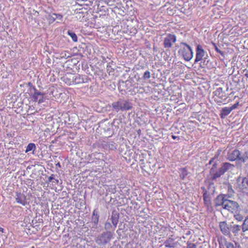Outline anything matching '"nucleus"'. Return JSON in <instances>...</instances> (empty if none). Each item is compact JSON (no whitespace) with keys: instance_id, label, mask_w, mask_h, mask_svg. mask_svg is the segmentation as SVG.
<instances>
[{"instance_id":"obj_1","label":"nucleus","mask_w":248,"mask_h":248,"mask_svg":"<svg viewBox=\"0 0 248 248\" xmlns=\"http://www.w3.org/2000/svg\"><path fill=\"white\" fill-rule=\"evenodd\" d=\"M231 196L225 194L218 195L214 200V205L216 207L221 206L223 209L231 213H237L241 210L238 203L235 201L229 200Z\"/></svg>"},{"instance_id":"obj_2","label":"nucleus","mask_w":248,"mask_h":248,"mask_svg":"<svg viewBox=\"0 0 248 248\" xmlns=\"http://www.w3.org/2000/svg\"><path fill=\"white\" fill-rule=\"evenodd\" d=\"M112 107L114 110L118 112L121 111H127L132 109V104L128 101L120 99L118 101L112 103Z\"/></svg>"},{"instance_id":"obj_3","label":"nucleus","mask_w":248,"mask_h":248,"mask_svg":"<svg viewBox=\"0 0 248 248\" xmlns=\"http://www.w3.org/2000/svg\"><path fill=\"white\" fill-rule=\"evenodd\" d=\"M181 45L184 46H181L178 53L183 56L186 61H189L193 56L192 48L189 45L184 42H182Z\"/></svg>"},{"instance_id":"obj_4","label":"nucleus","mask_w":248,"mask_h":248,"mask_svg":"<svg viewBox=\"0 0 248 248\" xmlns=\"http://www.w3.org/2000/svg\"><path fill=\"white\" fill-rule=\"evenodd\" d=\"M235 187L240 192L248 193V177L239 176L235 184Z\"/></svg>"},{"instance_id":"obj_5","label":"nucleus","mask_w":248,"mask_h":248,"mask_svg":"<svg viewBox=\"0 0 248 248\" xmlns=\"http://www.w3.org/2000/svg\"><path fill=\"white\" fill-rule=\"evenodd\" d=\"M234 167V166L230 163L225 162L223 163L219 170L212 174V180H214L220 177L227 171L232 170Z\"/></svg>"},{"instance_id":"obj_6","label":"nucleus","mask_w":248,"mask_h":248,"mask_svg":"<svg viewBox=\"0 0 248 248\" xmlns=\"http://www.w3.org/2000/svg\"><path fill=\"white\" fill-rule=\"evenodd\" d=\"M112 238V235L110 232L102 233L96 238L95 242L98 244H105L109 242Z\"/></svg>"},{"instance_id":"obj_7","label":"nucleus","mask_w":248,"mask_h":248,"mask_svg":"<svg viewBox=\"0 0 248 248\" xmlns=\"http://www.w3.org/2000/svg\"><path fill=\"white\" fill-rule=\"evenodd\" d=\"M176 41V36L171 34H169L164 40V46L165 48H170L172 46V43Z\"/></svg>"},{"instance_id":"obj_8","label":"nucleus","mask_w":248,"mask_h":248,"mask_svg":"<svg viewBox=\"0 0 248 248\" xmlns=\"http://www.w3.org/2000/svg\"><path fill=\"white\" fill-rule=\"evenodd\" d=\"M205 51L203 50L202 46L198 45L196 48V59L195 60V63L197 62L202 60L203 58L205 55Z\"/></svg>"},{"instance_id":"obj_9","label":"nucleus","mask_w":248,"mask_h":248,"mask_svg":"<svg viewBox=\"0 0 248 248\" xmlns=\"http://www.w3.org/2000/svg\"><path fill=\"white\" fill-rule=\"evenodd\" d=\"M89 80V78L86 76H83L78 74H74V84L87 83Z\"/></svg>"},{"instance_id":"obj_10","label":"nucleus","mask_w":248,"mask_h":248,"mask_svg":"<svg viewBox=\"0 0 248 248\" xmlns=\"http://www.w3.org/2000/svg\"><path fill=\"white\" fill-rule=\"evenodd\" d=\"M74 74L67 73L62 78V80L68 85L74 84Z\"/></svg>"},{"instance_id":"obj_11","label":"nucleus","mask_w":248,"mask_h":248,"mask_svg":"<svg viewBox=\"0 0 248 248\" xmlns=\"http://www.w3.org/2000/svg\"><path fill=\"white\" fill-rule=\"evenodd\" d=\"M240 155V151L238 150H234L233 151L229 152L227 155V159L231 161H234L237 160V157Z\"/></svg>"},{"instance_id":"obj_12","label":"nucleus","mask_w":248,"mask_h":248,"mask_svg":"<svg viewBox=\"0 0 248 248\" xmlns=\"http://www.w3.org/2000/svg\"><path fill=\"white\" fill-rule=\"evenodd\" d=\"M220 230L221 232L225 236L229 235V232L228 229V223L226 221H221L219 224Z\"/></svg>"},{"instance_id":"obj_13","label":"nucleus","mask_w":248,"mask_h":248,"mask_svg":"<svg viewBox=\"0 0 248 248\" xmlns=\"http://www.w3.org/2000/svg\"><path fill=\"white\" fill-rule=\"evenodd\" d=\"M16 200L17 203L23 205H25L27 203L26 198L25 195L20 192H16Z\"/></svg>"},{"instance_id":"obj_14","label":"nucleus","mask_w":248,"mask_h":248,"mask_svg":"<svg viewBox=\"0 0 248 248\" xmlns=\"http://www.w3.org/2000/svg\"><path fill=\"white\" fill-rule=\"evenodd\" d=\"M248 160V151H245L244 152H241L240 151V155L236 160L241 162L245 163Z\"/></svg>"},{"instance_id":"obj_15","label":"nucleus","mask_w":248,"mask_h":248,"mask_svg":"<svg viewBox=\"0 0 248 248\" xmlns=\"http://www.w3.org/2000/svg\"><path fill=\"white\" fill-rule=\"evenodd\" d=\"M156 87H157L158 88H156V93L157 92V93L158 94V96H156V97H158V99H160L161 98L163 99V97H162L161 96H163L165 93L164 86L162 84H159L158 85H156Z\"/></svg>"},{"instance_id":"obj_16","label":"nucleus","mask_w":248,"mask_h":248,"mask_svg":"<svg viewBox=\"0 0 248 248\" xmlns=\"http://www.w3.org/2000/svg\"><path fill=\"white\" fill-rule=\"evenodd\" d=\"M241 229V226L234 224L232 228V234H233L235 236H237L239 235Z\"/></svg>"},{"instance_id":"obj_17","label":"nucleus","mask_w":248,"mask_h":248,"mask_svg":"<svg viewBox=\"0 0 248 248\" xmlns=\"http://www.w3.org/2000/svg\"><path fill=\"white\" fill-rule=\"evenodd\" d=\"M231 111L232 110L230 107H224L222 108L220 114V117L222 119L225 118Z\"/></svg>"},{"instance_id":"obj_18","label":"nucleus","mask_w":248,"mask_h":248,"mask_svg":"<svg viewBox=\"0 0 248 248\" xmlns=\"http://www.w3.org/2000/svg\"><path fill=\"white\" fill-rule=\"evenodd\" d=\"M241 228L242 232L241 233V235L244 236L245 235L246 232L248 231V217H246L244 220Z\"/></svg>"},{"instance_id":"obj_19","label":"nucleus","mask_w":248,"mask_h":248,"mask_svg":"<svg viewBox=\"0 0 248 248\" xmlns=\"http://www.w3.org/2000/svg\"><path fill=\"white\" fill-rule=\"evenodd\" d=\"M164 245L166 247L173 248L176 246V243L174 242L172 239H169L164 242Z\"/></svg>"},{"instance_id":"obj_20","label":"nucleus","mask_w":248,"mask_h":248,"mask_svg":"<svg viewBox=\"0 0 248 248\" xmlns=\"http://www.w3.org/2000/svg\"><path fill=\"white\" fill-rule=\"evenodd\" d=\"M215 95L221 99L225 97L224 93L223 92V89L221 87L217 89L215 92Z\"/></svg>"},{"instance_id":"obj_21","label":"nucleus","mask_w":248,"mask_h":248,"mask_svg":"<svg viewBox=\"0 0 248 248\" xmlns=\"http://www.w3.org/2000/svg\"><path fill=\"white\" fill-rule=\"evenodd\" d=\"M187 175V171L185 168L180 170V177L182 180H184Z\"/></svg>"},{"instance_id":"obj_22","label":"nucleus","mask_w":248,"mask_h":248,"mask_svg":"<svg viewBox=\"0 0 248 248\" xmlns=\"http://www.w3.org/2000/svg\"><path fill=\"white\" fill-rule=\"evenodd\" d=\"M36 147L34 143H29L25 150V152L27 153L31 151H34L35 150Z\"/></svg>"},{"instance_id":"obj_23","label":"nucleus","mask_w":248,"mask_h":248,"mask_svg":"<svg viewBox=\"0 0 248 248\" xmlns=\"http://www.w3.org/2000/svg\"><path fill=\"white\" fill-rule=\"evenodd\" d=\"M68 34L72 38V39L74 42H77L78 37L75 33L68 31Z\"/></svg>"},{"instance_id":"obj_24","label":"nucleus","mask_w":248,"mask_h":248,"mask_svg":"<svg viewBox=\"0 0 248 248\" xmlns=\"http://www.w3.org/2000/svg\"><path fill=\"white\" fill-rule=\"evenodd\" d=\"M53 176V174H52L50 176H49L48 177V181L49 182L54 183L55 184H58L59 183V180L58 179H55Z\"/></svg>"},{"instance_id":"obj_25","label":"nucleus","mask_w":248,"mask_h":248,"mask_svg":"<svg viewBox=\"0 0 248 248\" xmlns=\"http://www.w3.org/2000/svg\"><path fill=\"white\" fill-rule=\"evenodd\" d=\"M203 197L205 204H208V203H210V201L208 196H207L206 191L203 193Z\"/></svg>"},{"instance_id":"obj_26","label":"nucleus","mask_w":248,"mask_h":248,"mask_svg":"<svg viewBox=\"0 0 248 248\" xmlns=\"http://www.w3.org/2000/svg\"><path fill=\"white\" fill-rule=\"evenodd\" d=\"M53 14L52 15H49L47 18V20L49 24H51L54 22L56 20V17L54 16Z\"/></svg>"},{"instance_id":"obj_27","label":"nucleus","mask_w":248,"mask_h":248,"mask_svg":"<svg viewBox=\"0 0 248 248\" xmlns=\"http://www.w3.org/2000/svg\"><path fill=\"white\" fill-rule=\"evenodd\" d=\"M235 213L236 214L234 215V217L235 219L239 221H242L244 218L239 213Z\"/></svg>"},{"instance_id":"obj_28","label":"nucleus","mask_w":248,"mask_h":248,"mask_svg":"<svg viewBox=\"0 0 248 248\" xmlns=\"http://www.w3.org/2000/svg\"><path fill=\"white\" fill-rule=\"evenodd\" d=\"M41 94L40 92L35 93L32 96L34 101L37 102L38 101V96L40 95Z\"/></svg>"},{"instance_id":"obj_29","label":"nucleus","mask_w":248,"mask_h":248,"mask_svg":"<svg viewBox=\"0 0 248 248\" xmlns=\"http://www.w3.org/2000/svg\"><path fill=\"white\" fill-rule=\"evenodd\" d=\"M234 223L233 222H231L228 223V229L229 232V235L231 236L232 235V226Z\"/></svg>"},{"instance_id":"obj_30","label":"nucleus","mask_w":248,"mask_h":248,"mask_svg":"<svg viewBox=\"0 0 248 248\" xmlns=\"http://www.w3.org/2000/svg\"><path fill=\"white\" fill-rule=\"evenodd\" d=\"M228 192L229 194L232 195L233 193H234L233 189H232V186L229 185L228 186Z\"/></svg>"},{"instance_id":"obj_31","label":"nucleus","mask_w":248,"mask_h":248,"mask_svg":"<svg viewBox=\"0 0 248 248\" xmlns=\"http://www.w3.org/2000/svg\"><path fill=\"white\" fill-rule=\"evenodd\" d=\"M53 15L55 17H56V19H58L60 20H62V19L63 16L61 14L54 13Z\"/></svg>"},{"instance_id":"obj_32","label":"nucleus","mask_w":248,"mask_h":248,"mask_svg":"<svg viewBox=\"0 0 248 248\" xmlns=\"http://www.w3.org/2000/svg\"><path fill=\"white\" fill-rule=\"evenodd\" d=\"M143 77L145 79L149 78H150V73L148 71H146L144 74Z\"/></svg>"},{"instance_id":"obj_33","label":"nucleus","mask_w":248,"mask_h":248,"mask_svg":"<svg viewBox=\"0 0 248 248\" xmlns=\"http://www.w3.org/2000/svg\"><path fill=\"white\" fill-rule=\"evenodd\" d=\"M214 46H215V50L216 51L219 53V54H220L221 55H223V52L222 51H221L218 47L215 44H214Z\"/></svg>"},{"instance_id":"obj_34","label":"nucleus","mask_w":248,"mask_h":248,"mask_svg":"<svg viewBox=\"0 0 248 248\" xmlns=\"http://www.w3.org/2000/svg\"><path fill=\"white\" fill-rule=\"evenodd\" d=\"M186 248H197V246L193 243H188Z\"/></svg>"},{"instance_id":"obj_35","label":"nucleus","mask_w":248,"mask_h":248,"mask_svg":"<svg viewBox=\"0 0 248 248\" xmlns=\"http://www.w3.org/2000/svg\"><path fill=\"white\" fill-rule=\"evenodd\" d=\"M157 132L158 133V134L156 135V137H158V138H157V139H158L160 138L162 136H163V134L162 130H160V129H159V130L157 131Z\"/></svg>"},{"instance_id":"obj_36","label":"nucleus","mask_w":248,"mask_h":248,"mask_svg":"<svg viewBox=\"0 0 248 248\" xmlns=\"http://www.w3.org/2000/svg\"><path fill=\"white\" fill-rule=\"evenodd\" d=\"M227 248H234L233 244L231 242H228L226 244Z\"/></svg>"},{"instance_id":"obj_37","label":"nucleus","mask_w":248,"mask_h":248,"mask_svg":"<svg viewBox=\"0 0 248 248\" xmlns=\"http://www.w3.org/2000/svg\"><path fill=\"white\" fill-rule=\"evenodd\" d=\"M238 105H239V102H237V103L233 104L231 107H230V108L232 111L233 109L237 108L238 107Z\"/></svg>"},{"instance_id":"obj_38","label":"nucleus","mask_w":248,"mask_h":248,"mask_svg":"<svg viewBox=\"0 0 248 248\" xmlns=\"http://www.w3.org/2000/svg\"><path fill=\"white\" fill-rule=\"evenodd\" d=\"M217 167V163H215L213 164L212 168L211 169V172L213 173L214 171V169H216Z\"/></svg>"},{"instance_id":"obj_39","label":"nucleus","mask_w":248,"mask_h":248,"mask_svg":"<svg viewBox=\"0 0 248 248\" xmlns=\"http://www.w3.org/2000/svg\"><path fill=\"white\" fill-rule=\"evenodd\" d=\"M172 138L174 140H179L180 139V138L178 136H174V135H172Z\"/></svg>"},{"instance_id":"obj_40","label":"nucleus","mask_w":248,"mask_h":248,"mask_svg":"<svg viewBox=\"0 0 248 248\" xmlns=\"http://www.w3.org/2000/svg\"><path fill=\"white\" fill-rule=\"evenodd\" d=\"M244 72H246V73L245 74V76L248 78V70H247V69H245L244 70Z\"/></svg>"},{"instance_id":"obj_41","label":"nucleus","mask_w":248,"mask_h":248,"mask_svg":"<svg viewBox=\"0 0 248 248\" xmlns=\"http://www.w3.org/2000/svg\"><path fill=\"white\" fill-rule=\"evenodd\" d=\"M0 231L2 233L3 232V229L2 228L0 227Z\"/></svg>"},{"instance_id":"obj_42","label":"nucleus","mask_w":248,"mask_h":248,"mask_svg":"<svg viewBox=\"0 0 248 248\" xmlns=\"http://www.w3.org/2000/svg\"><path fill=\"white\" fill-rule=\"evenodd\" d=\"M214 159V158H212L211 160H210V161H209L210 164H211L212 163Z\"/></svg>"},{"instance_id":"obj_43","label":"nucleus","mask_w":248,"mask_h":248,"mask_svg":"<svg viewBox=\"0 0 248 248\" xmlns=\"http://www.w3.org/2000/svg\"><path fill=\"white\" fill-rule=\"evenodd\" d=\"M138 132L139 134H140V130L139 129L138 131Z\"/></svg>"},{"instance_id":"obj_44","label":"nucleus","mask_w":248,"mask_h":248,"mask_svg":"<svg viewBox=\"0 0 248 248\" xmlns=\"http://www.w3.org/2000/svg\"><path fill=\"white\" fill-rule=\"evenodd\" d=\"M52 189H56V187L54 186V187H53Z\"/></svg>"},{"instance_id":"obj_45","label":"nucleus","mask_w":248,"mask_h":248,"mask_svg":"<svg viewBox=\"0 0 248 248\" xmlns=\"http://www.w3.org/2000/svg\"><path fill=\"white\" fill-rule=\"evenodd\" d=\"M205 61H206V60H204V62H203V64L205 63Z\"/></svg>"},{"instance_id":"obj_46","label":"nucleus","mask_w":248,"mask_h":248,"mask_svg":"<svg viewBox=\"0 0 248 248\" xmlns=\"http://www.w3.org/2000/svg\"><path fill=\"white\" fill-rule=\"evenodd\" d=\"M38 102H39V103H41V101L40 100H39Z\"/></svg>"},{"instance_id":"obj_47","label":"nucleus","mask_w":248,"mask_h":248,"mask_svg":"<svg viewBox=\"0 0 248 248\" xmlns=\"http://www.w3.org/2000/svg\"><path fill=\"white\" fill-rule=\"evenodd\" d=\"M247 62H248V59H247Z\"/></svg>"}]
</instances>
